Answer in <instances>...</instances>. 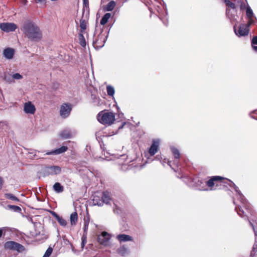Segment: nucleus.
Listing matches in <instances>:
<instances>
[{"label": "nucleus", "instance_id": "obj_35", "mask_svg": "<svg viewBox=\"0 0 257 257\" xmlns=\"http://www.w3.org/2000/svg\"><path fill=\"white\" fill-rule=\"evenodd\" d=\"M78 38L79 41V44L82 47H85L86 42L85 38L83 35V33H80L78 35Z\"/></svg>", "mask_w": 257, "mask_h": 257}, {"label": "nucleus", "instance_id": "obj_44", "mask_svg": "<svg viewBox=\"0 0 257 257\" xmlns=\"http://www.w3.org/2000/svg\"><path fill=\"white\" fill-rule=\"evenodd\" d=\"M87 242V235L86 234H83L82 236V242H81V245L82 247H84L85 244Z\"/></svg>", "mask_w": 257, "mask_h": 257}, {"label": "nucleus", "instance_id": "obj_14", "mask_svg": "<svg viewBox=\"0 0 257 257\" xmlns=\"http://www.w3.org/2000/svg\"><path fill=\"white\" fill-rule=\"evenodd\" d=\"M120 158H118L119 160L118 163L121 165L120 169L123 171H126L128 170H130L132 168V164L128 165L127 163H123L121 162V160L126 159V156L125 155H122L120 156Z\"/></svg>", "mask_w": 257, "mask_h": 257}, {"label": "nucleus", "instance_id": "obj_54", "mask_svg": "<svg viewBox=\"0 0 257 257\" xmlns=\"http://www.w3.org/2000/svg\"><path fill=\"white\" fill-rule=\"evenodd\" d=\"M4 229V228L0 229V237L2 236Z\"/></svg>", "mask_w": 257, "mask_h": 257}, {"label": "nucleus", "instance_id": "obj_36", "mask_svg": "<svg viewBox=\"0 0 257 257\" xmlns=\"http://www.w3.org/2000/svg\"><path fill=\"white\" fill-rule=\"evenodd\" d=\"M224 2L227 7L226 9H230L231 10L236 9L237 6L235 4L229 0H225Z\"/></svg>", "mask_w": 257, "mask_h": 257}, {"label": "nucleus", "instance_id": "obj_8", "mask_svg": "<svg viewBox=\"0 0 257 257\" xmlns=\"http://www.w3.org/2000/svg\"><path fill=\"white\" fill-rule=\"evenodd\" d=\"M72 110L71 105L68 103H64L60 107V115L62 117L65 118L67 117Z\"/></svg>", "mask_w": 257, "mask_h": 257}, {"label": "nucleus", "instance_id": "obj_47", "mask_svg": "<svg viewBox=\"0 0 257 257\" xmlns=\"http://www.w3.org/2000/svg\"><path fill=\"white\" fill-rule=\"evenodd\" d=\"M4 183V180L2 177H0V190L2 189L3 184Z\"/></svg>", "mask_w": 257, "mask_h": 257}, {"label": "nucleus", "instance_id": "obj_52", "mask_svg": "<svg viewBox=\"0 0 257 257\" xmlns=\"http://www.w3.org/2000/svg\"><path fill=\"white\" fill-rule=\"evenodd\" d=\"M21 2H22V3L24 5H27V3H28L27 0H21Z\"/></svg>", "mask_w": 257, "mask_h": 257}, {"label": "nucleus", "instance_id": "obj_10", "mask_svg": "<svg viewBox=\"0 0 257 257\" xmlns=\"http://www.w3.org/2000/svg\"><path fill=\"white\" fill-rule=\"evenodd\" d=\"M110 238L109 234L106 231H103L100 235L98 236L97 240L100 244L107 245Z\"/></svg>", "mask_w": 257, "mask_h": 257}, {"label": "nucleus", "instance_id": "obj_32", "mask_svg": "<svg viewBox=\"0 0 257 257\" xmlns=\"http://www.w3.org/2000/svg\"><path fill=\"white\" fill-rule=\"evenodd\" d=\"M111 14L110 13H107L105 14L100 20V24L102 25L106 24L111 17Z\"/></svg>", "mask_w": 257, "mask_h": 257}, {"label": "nucleus", "instance_id": "obj_3", "mask_svg": "<svg viewBox=\"0 0 257 257\" xmlns=\"http://www.w3.org/2000/svg\"><path fill=\"white\" fill-rule=\"evenodd\" d=\"M225 180V178L220 176H213L209 180L205 182L204 183L201 182L203 186L198 188L200 190L207 191L213 190L216 189V187L218 186L223 185L224 183L223 180Z\"/></svg>", "mask_w": 257, "mask_h": 257}, {"label": "nucleus", "instance_id": "obj_6", "mask_svg": "<svg viewBox=\"0 0 257 257\" xmlns=\"http://www.w3.org/2000/svg\"><path fill=\"white\" fill-rule=\"evenodd\" d=\"M4 247L6 249L16 250L19 252H22L25 250V247L23 245L14 241L6 242L4 244Z\"/></svg>", "mask_w": 257, "mask_h": 257}, {"label": "nucleus", "instance_id": "obj_55", "mask_svg": "<svg viewBox=\"0 0 257 257\" xmlns=\"http://www.w3.org/2000/svg\"><path fill=\"white\" fill-rule=\"evenodd\" d=\"M252 48L254 50H255V51H257V46H252Z\"/></svg>", "mask_w": 257, "mask_h": 257}, {"label": "nucleus", "instance_id": "obj_51", "mask_svg": "<svg viewBox=\"0 0 257 257\" xmlns=\"http://www.w3.org/2000/svg\"><path fill=\"white\" fill-rule=\"evenodd\" d=\"M159 18L160 19L163 21V23L166 26H167L168 25V21H167L166 22V21H163V20L162 19L161 17L160 16H159Z\"/></svg>", "mask_w": 257, "mask_h": 257}, {"label": "nucleus", "instance_id": "obj_7", "mask_svg": "<svg viewBox=\"0 0 257 257\" xmlns=\"http://www.w3.org/2000/svg\"><path fill=\"white\" fill-rule=\"evenodd\" d=\"M251 25H248V23L246 24H241L238 30L237 31L236 26H233V30L235 34L238 37L245 36L248 35L249 33V27Z\"/></svg>", "mask_w": 257, "mask_h": 257}, {"label": "nucleus", "instance_id": "obj_48", "mask_svg": "<svg viewBox=\"0 0 257 257\" xmlns=\"http://www.w3.org/2000/svg\"><path fill=\"white\" fill-rule=\"evenodd\" d=\"M37 3L45 4L47 0H35Z\"/></svg>", "mask_w": 257, "mask_h": 257}, {"label": "nucleus", "instance_id": "obj_43", "mask_svg": "<svg viewBox=\"0 0 257 257\" xmlns=\"http://www.w3.org/2000/svg\"><path fill=\"white\" fill-rule=\"evenodd\" d=\"M89 223V221L88 220H84V227H83V230H84L83 234H86L87 235Z\"/></svg>", "mask_w": 257, "mask_h": 257}, {"label": "nucleus", "instance_id": "obj_17", "mask_svg": "<svg viewBox=\"0 0 257 257\" xmlns=\"http://www.w3.org/2000/svg\"><path fill=\"white\" fill-rule=\"evenodd\" d=\"M116 239L120 242L132 241L133 238L132 236L125 234H119L116 236Z\"/></svg>", "mask_w": 257, "mask_h": 257}, {"label": "nucleus", "instance_id": "obj_22", "mask_svg": "<svg viewBox=\"0 0 257 257\" xmlns=\"http://www.w3.org/2000/svg\"><path fill=\"white\" fill-rule=\"evenodd\" d=\"M171 151H172L173 155L174 157V159H175V161H174V163L176 164L177 167L178 168L179 167L178 159L180 158V152L178 149H177V148H176L175 147H172Z\"/></svg>", "mask_w": 257, "mask_h": 257}, {"label": "nucleus", "instance_id": "obj_18", "mask_svg": "<svg viewBox=\"0 0 257 257\" xmlns=\"http://www.w3.org/2000/svg\"><path fill=\"white\" fill-rule=\"evenodd\" d=\"M246 17L248 19V25H253L255 23V20L253 18V13L251 8L247 6L246 11Z\"/></svg>", "mask_w": 257, "mask_h": 257}, {"label": "nucleus", "instance_id": "obj_2", "mask_svg": "<svg viewBox=\"0 0 257 257\" xmlns=\"http://www.w3.org/2000/svg\"><path fill=\"white\" fill-rule=\"evenodd\" d=\"M21 31L24 33L26 37L31 41L39 42L42 38V33L39 27L32 21H25Z\"/></svg>", "mask_w": 257, "mask_h": 257}, {"label": "nucleus", "instance_id": "obj_42", "mask_svg": "<svg viewBox=\"0 0 257 257\" xmlns=\"http://www.w3.org/2000/svg\"><path fill=\"white\" fill-rule=\"evenodd\" d=\"M53 251V248L51 247H49L47 248L46 251H45L43 256L44 257H49Z\"/></svg>", "mask_w": 257, "mask_h": 257}, {"label": "nucleus", "instance_id": "obj_19", "mask_svg": "<svg viewBox=\"0 0 257 257\" xmlns=\"http://www.w3.org/2000/svg\"><path fill=\"white\" fill-rule=\"evenodd\" d=\"M15 50L14 49L11 48H7L3 51V56L7 59H12L14 55Z\"/></svg>", "mask_w": 257, "mask_h": 257}, {"label": "nucleus", "instance_id": "obj_5", "mask_svg": "<svg viewBox=\"0 0 257 257\" xmlns=\"http://www.w3.org/2000/svg\"><path fill=\"white\" fill-rule=\"evenodd\" d=\"M98 120L102 124H111L115 120L114 115L111 112H100L97 115Z\"/></svg>", "mask_w": 257, "mask_h": 257}, {"label": "nucleus", "instance_id": "obj_53", "mask_svg": "<svg viewBox=\"0 0 257 257\" xmlns=\"http://www.w3.org/2000/svg\"><path fill=\"white\" fill-rule=\"evenodd\" d=\"M125 122H123V123H122L121 125L118 127V128L119 129H121L123 127V126L124 125V124H125Z\"/></svg>", "mask_w": 257, "mask_h": 257}, {"label": "nucleus", "instance_id": "obj_1", "mask_svg": "<svg viewBox=\"0 0 257 257\" xmlns=\"http://www.w3.org/2000/svg\"><path fill=\"white\" fill-rule=\"evenodd\" d=\"M229 182V185L230 187L233 186L236 193V198L239 200L240 204H238L236 200H234L233 203L236 205L235 210L237 214L241 217L247 216V213H252L251 208L249 203L247 202L245 198L238 190V187L230 180H226Z\"/></svg>", "mask_w": 257, "mask_h": 257}, {"label": "nucleus", "instance_id": "obj_28", "mask_svg": "<svg viewBox=\"0 0 257 257\" xmlns=\"http://www.w3.org/2000/svg\"><path fill=\"white\" fill-rule=\"evenodd\" d=\"M4 80L8 84H11L15 82L13 80L12 74L9 73H5L3 76Z\"/></svg>", "mask_w": 257, "mask_h": 257}, {"label": "nucleus", "instance_id": "obj_11", "mask_svg": "<svg viewBox=\"0 0 257 257\" xmlns=\"http://www.w3.org/2000/svg\"><path fill=\"white\" fill-rule=\"evenodd\" d=\"M160 141L159 140H153L151 145L148 152L150 156H154L158 151Z\"/></svg>", "mask_w": 257, "mask_h": 257}, {"label": "nucleus", "instance_id": "obj_13", "mask_svg": "<svg viewBox=\"0 0 257 257\" xmlns=\"http://www.w3.org/2000/svg\"><path fill=\"white\" fill-rule=\"evenodd\" d=\"M46 172L49 175H57L61 172V168L58 166H50L46 168Z\"/></svg>", "mask_w": 257, "mask_h": 257}, {"label": "nucleus", "instance_id": "obj_29", "mask_svg": "<svg viewBox=\"0 0 257 257\" xmlns=\"http://www.w3.org/2000/svg\"><path fill=\"white\" fill-rule=\"evenodd\" d=\"M54 190L57 193H61L64 190V187L59 182L55 183L53 186Z\"/></svg>", "mask_w": 257, "mask_h": 257}, {"label": "nucleus", "instance_id": "obj_30", "mask_svg": "<svg viewBox=\"0 0 257 257\" xmlns=\"http://www.w3.org/2000/svg\"><path fill=\"white\" fill-rule=\"evenodd\" d=\"M247 1L246 0H238L237 1L236 6L240 8L241 10H243L245 8L246 9Z\"/></svg>", "mask_w": 257, "mask_h": 257}, {"label": "nucleus", "instance_id": "obj_16", "mask_svg": "<svg viewBox=\"0 0 257 257\" xmlns=\"http://www.w3.org/2000/svg\"><path fill=\"white\" fill-rule=\"evenodd\" d=\"M249 223L253 228L255 235V242L253 244L252 249L251 251L250 255L252 257H257V231L255 230L254 226L250 221L249 222Z\"/></svg>", "mask_w": 257, "mask_h": 257}, {"label": "nucleus", "instance_id": "obj_25", "mask_svg": "<svg viewBox=\"0 0 257 257\" xmlns=\"http://www.w3.org/2000/svg\"><path fill=\"white\" fill-rule=\"evenodd\" d=\"M84 12H83L82 17H83ZM87 27V21L84 19L83 17L80 20V33H83L84 31L86 29Z\"/></svg>", "mask_w": 257, "mask_h": 257}, {"label": "nucleus", "instance_id": "obj_15", "mask_svg": "<svg viewBox=\"0 0 257 257\" xmlns=\"http://www.w3.org/2000/svg\"><path fill=\"white\" fill-rule=\"evenodd\" d=\"M24 111L26 113L33 114L36 111L35 106L30 101L26 102L24 104Z\"/></svg>", "mask_w": 257, "mask_h": 257}, {"label": "nucleus", "instance_id": "obj_26", "mask_svg": "<svg viewBox=\"0 0 257 257\" xmlns=\"http://www.w3.org/2000/svg\"><path fill=\"white\" fill-rule=\"evenodd\" d=\"M103 201V204L104 203L108 204L109 201L111 200L109 193L107 191L103 192L102 194L101 195Z\"/></svg>", "mask_w": 257, "mask_h": 257}, {"label": "nucleus", "instance_id": "obj_33", "mask_svg": "<svg viewBox=\"0 0 257 257\" xmlns=\"http://www.w3.org/2000/svg\"><path fill=\"white\" fill-rule=\"evenodd\" d=\"M60 135V137L64 139H69L71 136L70 132L68 130H64L62 131Z\"/></svg>", "mask_w": 257, "mask_h": 257}, {"label": "nucleus", "instance_id": "obj_4", "mask_svg": "<svg viewBox=\"0 0 257 257\" xmlns=\"http://www.w3.org/2000/svg\"><path fill=\"white\" fill-rule=\"evenodd\" d=\"M107 35H106L102 31L99 33H97L96 31H95L93 36V45L95 48H101L104 45L107 40Z\"/></svg>", "mask_w": 257, "mask_h": 257}, {"label": "nucleus", "instance_id": "obj_46", "mask_svg": "<svg viewBox=\"0 0 257 257\" xmlns=\"http://www.w3.org/2000/svg\"><path fill=\"white\" fill-rule=\"evenodd\" d=\"M251 44L253 46V45H257V36L253 37L252 41H251Z\"/></svg>", "mask_w": 257, "mask_h": 257}, {"label": "nucleus", "instance_id": "obj_56", "mask_svg": "<svg viewBox=\"0 0 257 257\" xmlns=\"http://www.w3.org/2000/svg\"><path fill=\"white\" fill-rule=\"evenodd\" d=\"M95 97H96V96L95 95L91 94V98L92 99H94V98H95Z\"/></svg>", "mask_w": 257, "mask_h": 257}, {"label": "nucleus", "instance_id": "obj_20", "mask_svg": "<svg viewBox=\"0 0 257 257\" xmlns=\"http://www.w3.org/2000/svg\"><path fill=\"white\" fill-rule=\"evenodd\" d=\"M68 150V148L66 146H62L60 148L55 149L52 151L47 152L46 153L47 155H58L65 152Z\"/></svg>", "mask_w": 257, "mask_h": 257}, {"label": "nucleus", "instance_id": "obj_31", "mask_svg": "<svg viewBox=\"0 0 257 257\" xmlns=\"http://www.w3.org/2000/svg\"><path fill=\"white\" fill-rule=\"evenodd\" d=\"M115 5V2L113 1H111L106 5L104 10L106 11H112L114 9Z\"/></svg>", "mask_w": 257, "mask_h": 257}, {"label": "nucleus", "instance_id": "obj_40", "mask_svg": "<svg viewBox=\"0 0 257 257\" xmlns=\"http://www.w3.org/2000/svg\"><path fill=\"white\" fill-rule=\"evenodd\" d=\"M57 220L62 226L65 227L67 224L66 220L61 216L57 218Z\"/></svg>", "mask_w": 257, "mask_h": 257}, {"label": "nucleus", "instance_id": "obj_21", "mask_svg": "<svg viewBox=\"0 0 257 257\" xmlns=\"http://www.w3.org/2000/svg\"><path fill=\"white\" fill-rule=\"evenodd\" d=\"M155 158L156 160H159L160 161L161 163L163 166H165V164L167 163L175 172L177 171V170L174 167H173L172 166V161H169L166 158H164L163 160H162V157L159 155H157Z\"/></svg>", "mask_w": 257, "mask_h": 257}, {"label": "nucleus", "instance_id": "obj_39", "mask_svg": "<svg viewBox=\"0 0 257 257\" xmlns=\"http://www.w3.org/2000/svg\"><path fill=\"white\" fill-rule=\"evenodd\" d=\"M183 181L187 184L189 187L192 186V183L193 182L192 179L190 177H183Z\"/></svg>", "mask_w": 257, "mask_h": 257}, {"label": "nucleus", "instance_id": "obj_37", "mask_svg": "<svg viewBox=\"0 0 257 257\" xmlns=\"http://www.w3.org/2000/svg\"><path fill=\"white\" fill-rule=\"evenodd\" d=\"M106 91L108 95L109 96H113L115 93L114 87L111 85H107L106 86Z\"/></svg>", "mask_w": 257, "mask_h": 257}, {"label": "nucleus", "instance_id": "obj_23", "mask_svg": "<svg viewBox=\"0 0 257 257\" xmlns=\"http://www.w3.org/2000/svg\"><path fill=\"white\" fill-rule=\"evenodd\" d=\"M102 200L101 196H99L97 195H94L92 200V205L102 206L103 205V201Z\"/></svg>", "mask_w": 257, "mask_h": 257}, {"label": "nucleus", "instance_id": "obj_49", "mask_svg": "<svg viewBox=\"0 0 257 257\" xmlns=\"http://www.w3.org/2000/svg\"><path fill=\"white\" fill-rule=\"evenodd\" d=\"M36 151L34 150H29V151L28 152L29 154H32L34 156L36 155Z\"/></svg>", "mask_w": 257, "mask_h": 257}, {"label": "nucleus", "instance_id": "obj_57", "mask_svg": "<svg viewBox=\"0 0 257 257\" xmlns=\"http://www.w3.org/2000/svg\"><path fill=\"white\" fill-rule=\"evenodd\" d=\"M75 22H76V24H78V23L76 21H75Z\"/></svg>", "mask_w": 257, "mask_h": 257}, {"label": "nucleus", "instance_id": "obj_9", "mask_svg": "<svg viewBox=\"0 0 257 257\" xmlns=\"http://www.w3.org/2000/svg\"><path fill=\"white\" fill-rule=\"evenodd\" d=\"M17 28V25L14 23H3L0 24V29L6 33L14 32Z\"/></svg>", "mask_w": 257, "mask_h": 257}, {"label": "nucleus", "instance_id": "obj_12", "mask_svg": "<svg viewBox=\"0 0 257 257\" xmlns=\"http://www.w3.org/2000/svg\"><path fill=\"white\" fill-rule=\"evenodd\" d=\"M226 14L227 18L230 20L231 22L237 21V16L236 9L231 10L226 9Z\"/></svg>", "mask_w": 257, "mask_h": 257}, {"label": "nucleus", "instance_id": "obj_45", "mask_svg": "<svg viewBox=\"0 0 257 257\" xmlns=\"http://www.w3.org/2000/svg\"><path fill=\"white\" fill-rule=\"evenodd\" d=\"M83 7L88 8L89 7V1L88 0H83Z\"/></svg>", "mask_w": 257, "mask_h": 257}, {"label": "nucleus", "instance_id": "obj_58", "mask_svg": "<svg viewBox=\"0 0 257 257\" xmlns=\"http://www.w3.org/2000/svg\"><path fill=\"white\" fill-rule=\"evenodd\" d=\"M256 119H257V118H256Z\"/></svg>", "mask_w": 257, "mask_h": 257}, {"label": "nucleus", "instance_id": "obj_41", "mask_svg": "<svg viewBox=\"0 0 257 257\" xmlns=\"http://www.w3.org/2000/svg\"><path fill=\"white\" fill-rule=\"evenodd\" d=\"M13 80H21L23 78V76L19 73H15L12 74Z\"/></svg>", "mask_w": 257, "mask_h": 257}, {"label": "nucleus", "instance_id": "obj_27", "mask_svg": "<svg viewBox=\"0 0 257 257\" xmlns=\"http://www.w3.org/2000/svg\"><path fill=\"white\" fill-rule=\"evenodd\" d=\"M70 223L71 225H75L78 221V215L76 212H74L71 214L70 217Z\"/></svg>", "mask_w": 257, "mask_h": 257}, {"label": "nucleus", "instance_id": "obj_38", "mask_svg": "<svg viewBox=\"0 0 257 257\" xmlns=\"http://www.w3.org/2000/svg\"><path fill=\"white\" fill-rule=\"evenodd\" d=\"M5 196L7 199L12 200L14 201H19V199L11 193H6L5 194Z\"/></svg>", "mask_w": 257, "mask_h": 257}, {"label": "nucleus", "instance_id": "obj_24", "mask_svg": "<svg viewBox=\"0 0 257 257\" xmlns=\"http://www.w3.org/2000/svg\"><path fill=\"white\" fill-rule=\"evenodd\" d=\"M117 253L121 256H124L129 252L128 249L125 245H122L117 249Z\"/></svg>", "mask_w": 257, "mask_h": 257}, {"label": "nucleus", "instance_id": "obj_50", "mask_svg": "<svg viewBox=\"0 0 257 257\" xmlns=\"http://www.w3.org/2000/svg\"><path fill=\"white\" fill-rule=\"evenodd\" d=\"M52 214L53 215V216L55 218V219L57 220V218H58L60 216L57 214L56 212H52Z\"/></svg>", "mask_w": 257, "mask_h": 257}, {"label": "nucleus", "instance_id": "obj_34", "mask_svg": "<svg viewBox=\"0 0 257 257\" xmlns=\"http://www.w3.org/2000/svg\"><path fill=\"white\" fill-rule=\"evenodd\" d=\"M7 208L16 212H20L22 210L19 206L14 205H8Z\"/></svg>", "mask_w": 257, "mask_h": 257}]
</instances>
